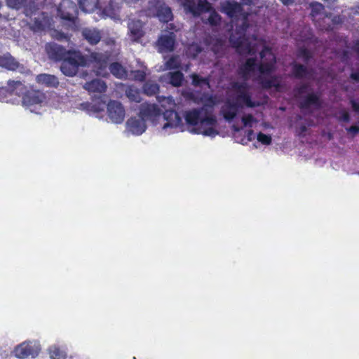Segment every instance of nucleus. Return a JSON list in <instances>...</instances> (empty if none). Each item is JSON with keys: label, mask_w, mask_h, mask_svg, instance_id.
Here are the masks:
<instances>
[{"label": "nucleus", "mask_w": 359, "mask_h": 359, "mask_svg": "<svg viewBox=\"0 0 359 359\" xmlns=\"http://www.w3.org/2000/svg\"><path fill=\"white\" fill-rule=\"evenodd\" d=\"M221 8L231 18H241L236 24L235 32L229 37L230 43L239 54L251 56L241 66L240 74L245 79L252 78L257 81L264 88H273L277 92L285 90L283 77L271 75L276 62L271 50L257 37L247 36L249 22L241 5L234 0H225L221 3Z\"/></svg>", "instance_id": "obj_1"}, {"label": "nucleus", "mask_w": 359, "mask_h": 359, "mask_svg": "<svg viewBox=\"0 0 359 359\" xmlns=\"http://www.w3.org/2000/svg\"><path fill=\"white\" fill-rule=\"evenodd\" d=\"M258 105V102L252 100V90L246 81L233 82L229 91V98L222 109L224 118L231 121L240 109L244 107L252 108Z\"/></svg>", "instance_id": "obj_2"}, {"label": "nucleus", "mask_w": 359, "mask_h": 359, "mask_svg": "<svg viewBox=\"0 0 359 359\" xmlns=\"http://www.w3.org/2000/svg\"><path fill=\"white\" fill-rule=\"evenodd\" d=\"M140 116L144 121H150L152 123L163 121L162 130L165 135L183 131L182 118L174 110L166 109L161 113V109L155 104L143 103L140 105Z\"/></svg>", "instance_id": "obj_3"}, {"label": "nucleus", "mask_w": 359, "mask_h": 359, "mask_svg": "<svg viewBox=\"0 0 359 359\" xmlns=\"http://www.w3.org/2000/svg\"><path fill=\"white\" fill-rule=\"evenodd\" d=\"M184 118L187 123L192 127L189 129L191 133L211 137L218 135L216 130L217 119L207 109L200 108L188 111Z\"/></svg>", "instance_id": "obj_4"}, {"label": "nucleus", "mask_w": 359, "mask_h": 359, "mask_svg": "<svg viewBox=\"0 0 359 359\" xmlns=\"http://www.w3.org/2000/svg\"><path fill=\"white\" fill-rule=\"evenodd\" d=\"M9 88L12 91H15V95L22 97V106L32 113L42 115L43 109L44 94L33 89L27 88L20 81H8Z\"/></svg>", "instance_id": "obj_5"}, {"label": "nucleus", "mask_w": 359, "mask_h": 359, "mask_svg": "<svg viewBox=\"0 0 359 359\" xmlns=\"http://www.w3.org/2000/svg\"><path fill=\"white\" fill-rule=\"evenodd\" d=\"M182 4L187 13L198 16L203 13H208V17L203 20L210 25H217L221 20L220 15L212 9L211 4L206 0H182Z\"/></svg>", "instance_id": "obj_6"}, {"label": "nucleus", "mask_w": 359, "mask_h": 359, "mask_svg": "<svg viewBox=\"0 0 359 359\" xmlns=\"http://www.w3.org/2000/svg\"><path fill=\"white\" fill-rule=\"evenodd\" d=\"M294 94L296 98L301 100L300 107L303 110L309 111L311 107L316 109L320 107L318 96L311 93L309 84L302 83L297 86L294 90Z\"/></svg>", "instance_id": "obj_7"}, {"label": "nucleus", "mask_w": 359, "mask_h": 359, "mask_svg": "<svg viewBox=\"0 0 359 359\" xmlns=\"http://www.w3.org/2000/svg\"><path fill=\"white\" fill-rule=\"evenodd\" d=\"M87 62L86 57L80 51L73 50L72 53L62 62L60 70L67 76H74L80 67L87 65Z\"/></svg>", "instance_id": "obj_8"}, {"label": "nucleus", "mask_w": 359, "mask_h": 359, "mask_svg": "<svg viewBox=\"0 0 359 359\" xmlns=\"http://www.w3.org/2000/svg\"><path fill=\"white\" fill-rule=\"evenodd\" d=\"M41 350L39 341L36 340L25 341L17 345L14 350V355L19 359H25L29 357L36 358Z\"/></svg>", "instance_id": "obj_9"}, {"label": "nucleus", "mask_w": 359, "mask_h": 359, "mask_svg": "<svg viewBox=\"0 0 359 359\" xmlns=\"http://www.w3.org/2000/svg\"><path fill=\"white\" fill-rule=\"evenodd\" d=\"M0 67L10 71H16L22 74H29L31 72L26 66L20 64L10 53L0 56Z\"/></svg>", "instance_id": "obj_10"}, {"label": "nucleus", "mask_w": 359, "mask_h": 359, "mask_svg": "<svg viewBox=\"0 0 359 359\" xmlns=\"http://www.w3.org/2000/svg\"><path fill=\"white\" fill-rule=\"evenodd\" d=\"M126 128V133L139 136L146 131L147 124L143 118L137 114L127 120Z\"/></svg>", "instance_id": "obj_11"}, {"label": "nucleus", "mask_w": 359, "mask_h": 359, "mask_svg": "<svg viewBox=\"0 0 359 359\" xmlns=\"http://www.w3.org/2000/svg\"><path fill=\"white\" fill-rule=\"evenodd\" d=\"M108 117L114 123H121L125 118V109L118 101L111 100L107 104Z\"/></svg>", "instance_id": "obj_12"}, {"label": "nucleus", "mask_w": 359, "mask_h": 359, "mask_svg": "<svg viewBox=\"0 0 359 359\" xmlns=\"http://www.w3.org/2000/svg\"><path fill=\"white\" fill-rule=\"evenodd\" d=\"M77 8L76 4L70 0H64L57 8V15L61 19L74 22L76 17Z\"/></svg>", "instance_id": "obj_13"}, {"label": "nucleus", "mask_w": 359, "mask_h": 359, "mask_svg": "<svg viewBox=\"0 0 359 359\" xmlns=\"http://www.w3.org/2000/svg\"><path fill=\"white\" fill-rule=\"evenodd\" d=\"M128 35L135 42H139L144 36L143 23L140 20L129 19L128 22Z\"/></svg>", "instance_id": "obj_14"}, {"label": "nucleus", "mask_w": 359, "mask_h": 359, "mask_svg": "<svg viewBox=\"0 0 359 359\" xmlns=\"http://www.w3.org/2000/svg\"><path fill=\"white\" fill-rule=\"evenodd\" d=\"M176 35L173 32L162 34L158 39V46L161 52H171L174 50Z\"/></svg>", "instance_id": "obj_15"}, {"label": "nucleus", "mask_w": 359, "mask_h": 359, "mask_svg": "<svg viewBox=\"0 0 359 359\" xmlns=\"http://www.w3.org/2000/svg\"><path fill=\"white\" fill-rule=\"evenodd\" d=\"M91 57L96 62L95 70L97 76H105L107 75V60L109 55L102 53H93Z\"/></svg>", "instance_id": "obj_16"}, {"label": "nucleus", "mask_w": 359, "mask_h": 359, "mask_svg": "<svg viewBox=\"0 0 359 359\" xmlns=\"http://www.w3.org/2000/svg\"><path fill=\"white\" fill-rule=\"evenodd\" d=\"M46 51L50 59L62 62L73 52V50H67L65 48L57 44H50L48 49L46 46Z\"/></svg>", "instance_id": "obj_17"}, {"label": "nucleus", "mask_w": 359, "mask_h": 359, "mask_svg": "<svg viewBox=\"0 0 359 359\" xmlns=\"http://www.w3.org/2000/svg\"><path fill=\"white\" fill-rule=\"evenodd\" d=\"M98 12L100 13L102 18H116L115 9L111 0H103L99 3Z\"/></svg>", "instance_id": "obj_18"}, {"label": "nucleus", "mask_w": 359, "mask_h": 359, "mask_svg": "<svg viewBox=\"0 0 359 359\" xmlns=\"http://www.w3.org/2000/svg\"><path fill=\"white\" fill-rule=\"evenodd\" d=\"M83 88L88 92L102 93L106 90L107 85L101 79H95L90 82L86 83Z\"/></svg>", "instance_id": "obj_19"}, {"label": "nucleus", "mask_w": 359, "mask_h": 359, "mask_svg": "<svg viewBox=\"0 0 359 359\" xmlns=\"http://www.w3.org/2000/svg\"><path fill=\"white\" fill-rule=\"evenodd\" d=\"M85 39L92 45L97 44L101 39V34L96 29L86 28L82 31Z\"/></svg>", "instance_id": "obj_20"}, {"label": "nucleus", "mask_w": 359, "mask_h": 359, "mask_svg": "<svg viewBox=\"0 0 359 359\" xmlns=\"http://www.w3.org/2000/svg\"><path fill=\"white\" fill-rule=\"evenodd\" d=\"M154 16H156L161 22H168L172 18L170 8L164 3L158 8Z\"/></svg>", "instance_id": "obj_21"}, {"label": "nucleus", "mask_w": 359, "mask_h": 359, "mask_svg": "<svg viewBox=\"0 0 359 359\" xmlns=\"http://www.w3.org/2000/svg\"><path fill=\"white\" fill-rule=\"evenodd\" d=\"M98 0H79L80 8L85 13H93L98 10Z\"/></svg>", "instance_id": "obj_22"}, {"label": "nucleus", "mask_w": 359, "mask_h": 359, "mask_svg": "<svg viewBox=\"0 0 359 359\" xmlns=\"http://www.w3.org/2000/svg\"><path fill=\"white\" fill-rule=\"evenodd\" d=\"M81 107L82 109L88 111L90 114H95L103 111L105 104L102 102H98L97 103L87 102L81 104Z\"/></svg>", "instance_id": "obj_23"}, {"label": "nucleus", "mask_w": 359, "mask_h": 359, "mask_svg": "<svg viewBox=\"0 0 359 359\" xmlns=\"http://www.w3.org/2000/svg\"><path fill=\"white\" fill-rule=\"evenodd\" d=\"M292 74L297 78H308L312 77L311 72L304 65L300 64H294L292 66Z\"/></svg>", "instance_id": "obj_24"}, {"label": "nucleus", "mask_w": 359, "mask_h": 359, "mask_svg": "<svg viewBox=\"0 0 359 359\" xmlns=\"http://www.w3.org/2000/svg\"><path fill=\"white\" fill-rule=\"evenodd\" d=\"M109 69L118 79H123L128 76L126 69L118 62L111 63L109 67Z\"/></svg>", "instance_id": "obj_25"}, {"label": "nucleus", "mask_w": 359, "mask_h": 359, "mask_svg": "<svg viewBox=\"0 0 359 359\" xmlns=\"http://www.w3.org/2000/svg\"><path fill=\"white\" fill-rule=\"evenodd\" d=\"M125 94L126 97L129 99V100L131 102H141L140 91L137 88L133 86H127L125 90Z\"/></svg>", "instance_id": "obj_26"}, {"label": "nucleus", "mask_w": 359, "mask_h": 359, "mask_svg": "<svg viewBox=\"0 0 359 359\" xmlns=\"http://www.w3.org/2000/svg\"><path fill=\"white\" fill-rule=\"evenodd\" d=\"M166 76L169 80L170 83L175 87L181 86L184 79L183 74L179 71L169 72Z\"/></svg>", "instance_id": "obj_27"}, {"label": "nucleus", "mask_w": 359, "mask_h": 359, "mask_svg": "<svg viewBox=\"0 0 359 359\" xmlns=\"http://www.w3.org/2000/svg\"><path fill=\"white\" fill-rule=\"evenodd\" d=\"M191 80H192V85H194L196 87H200V88H210V82L209 79L208 78L201 77L197 74H193L191 76Z\"/></svg>", "instance_id": "obj_28"}, {"label": "nucleus", "mask_w": 359, "mask_h": 359, "mask_svg": "<svg viewBox=\"0 0 359 359\" xmlns=\"http://www.w3.org/2000/svg\"><path fill=\"white\" fill-rule=\"evenodd\" d=\"M159 90V86L154 81H147L143 86L144 94L151 96L156 95Z\"/></svg>", "instance_id": "obj_29"}, {"label": "nucleus", "mask_w": 359, "mask_h": 359, "mask_svg": "<svg viewBox=\"0 0 359 359\" xmlns=\"http://www.w3.org/2000/svg\"><path fill=\"white\" fill-rule=\"evenodd\" d=\"M7 87H0V102H11V99L9 98V97L12 96L13 94H15V91H12L9 88L8 82L7 83Z\"/></svg>", "instance_id": "obj_30"}, {"label": "nucleus", "mask_w": 359, "mask_h": 359, "mask_svg": "<svg viewBox=\"0 0 359 359\" xmlns=\"http://www.w3.org/2000/svg\"><path fill=\"white\" fill-rule=\"evenodd\" d=\"M49 355L50 359H66L67 353L56 346L50 347Z\"/></svg>", "instance_id": "obj_31"}, {"label": "nucleus", "mask_w": 359, "mask_h": 359, "mask_svg": "<svg viewBox=\"0 0 359 359\" xmlns=\"http://www.w3.org/2000/svg\"><path fill=\"white\" fill-rule=\"evenodd\" d=\"M166 69H178L180 66V59L178 55L170 57L165 63Z\"/></svg>", "instance_id": "obj_32"}, {"label": "nucleus", "mask_w": 359, "mask_h": 359, "mask_svg": "<svg viewBox=\"0 0 359 359\" xmlns=\"http://www.w3.org/2000/svg\"><path fill=\"white\" fill-rule=\"evenodd\" d=\"M160 0H149L148 2V15L154 16L158 8L163 4Z\"/></svg>", "instance_id": "obj_33"}, {"label": "nucleus", "mask_w": 359, "mask_h": 359, "mask_svg": "<svg viewBox=\"0 0 359 359\" xmlns=\"http://www.w3.org/2000/svg\"><path fill=\"white\" fill-rule=\"evenodd\" d=\"M6 3L8 7L15 10H20L26 6L27 0H6Z\"/></svg>", "instance_id": "obj_34"}, {"label": "nucleus", "mask_w": 359, "mask_h": 359, "mask_svg": "<svg viewBox=\"0 0 359 359\" xmlns=\"http://www.w3.org/2000/svg\"><path fill=\"white\" fill-rule=\"evenodd\" d=\"M310 6L311 8V15L313 18H316L321 15L322 12L324 11V6L319 2H312Z\"/></svg>", "instance_id": "obj_35"}, {"label": "nucleus", "mask_w": 359, "mask_h": 359, "mask_svg": "<svg viewBox=\"0 0 359 359\" xmlns=\"http://www.w3.org/2000/svg\"><path fill=\"white\" fill-rule=\"evenodd\" d=\"M48 32L49 34L53 39H55L58 41H68V36L62 32L61 31L57 29H46V32Z\"/></svg>", "instance_id": "obj_36"}, {"label": "nucleus", "mask_w": 359, "mask_h": 359, "mask_svg": "<svg viewBox=\"0 0 359 359\" xmlns=\"http://www.w3.org/2000/svg\"><path fill=\"white\" fill-rule=\"evenodd\" d=\"M44 20V17H43L42 19L36 18V17L34 18V23L32 25V28L34 31H43L45 29Z\"/></svg>", "instance_id": "obj_37"}, {"label": "nucleus", "mask_w": 359, "mask_h": 359, "mask_svg": "<svg viewBox=\"0 0 359 359\" xmlns=\"http://www.w3.org/2000/svg\"><path fill=\"white\" fill-rule=\"evenodd\" d=\"M257 140L265 145H269L271 143V137L269 135L259 133L257 135Z\"/></svg>", "instance_id": "obj_38"}, {"label": "nucleus", "mask_w": 359, "mask_h": 359, "mask_svg": "<svg viewBox=\"0 0 359 359\" xmlns=\"http://www.w3.org/2000/svg\"><path fill=\"white\" fill-rule=\"evenodd\" d=\"M201 51L202 48L197 44L191 45L188 49L189 54L193 57H196Z\"/></svg>", "instance_id": "obj_39"}, {"label": "nucleus", "mask_w": 359, "mask_h": 359, "mask_svg": "<svg viewBox=\"0 0 359 359\" xmlns=\"http://www.w3.org/2000/svg\"><path fill=\"white\" fill-rule=\"evenodd\" d=\"M242 122L245 127H252V123L255 122V119L251 114L244 116L242 118Z\"/></svg>", "instance_id": "obj_40"}, {"label": "nucleus", "mask_w": 359, "mask_h": 359, "mask_svg": "<svg viewBox=\"0 0 359 359\" xmlns=\"http://www.w3.org/2000/svg\"><path fill=\"white\" fill-rule=\"evenodd\" d=\"M59 83L57 79L50 74H46V86H56Z\"/></svg>", "instance_id": "obj_41"}, {"label": "nucleus", "mask_w": 359, "mask_h": 359, "mask_svg": "<svg viewBox=\"0 0 359 359\" xmlns=\"http://www.w3.org/2000/svg\"><path fill=\"white\" fill-rule=\"evenodd\" d=\"M158 102L161 103L162 107H165L164 102L168 103L169 105H174V100L171 97H158Z\"/></svg>", "instance_id": "obj_42"}, {"label": "nucleus", "mask_w": 359, "mask_h": 359, "mask_svg": "<svg viewBox=\"0 0 359 359\" xmlns=\"http://www.w3.org/2000/svg\"><path fill=\"white\" fill-rule=\"evenodd\" d=\"M340 121H344V122H348L350 121V116L349 114L346 111H341L339 113V117Z\"/></svg>", "instance_id": "obj_43"}, {"label": "nucleus", "mask_w": 359, "mask_h": 359, "mask_svg": "<svg viewBox=\"0 0 359 359\" xmlns=\"http://www.w3.org/2000/svg\"><path fill=\"white\" fill-rule=\"evenodd\" d=\"M350 103L351 104V107L353 109L359 114V102L356 101L355 100L351 99L350 100Z\"/></svg>", "instance_id": "obj_44"}, {"label": "nucleus", "mask_w": 359, "mask_h": 359, "mask_svg": "<svg viewBox=\"0 0 359 359\" xmlns=\"http://www.w3.org/2000/svg\"><path fill=\"white\" fill-rule=\"evenodd\" d=\"M145 74L142 71H137L135 72V78L136 80L142 81L144 79Z\"/></svg>", "instance_id": "obj_45"}, {"label": "nucleus", "mask_w": 359, "mask_h": 359, "mask_svg": "<svg viewBox=\"0 0 359 359\" xmlns=\"http://www.w3.org/2000/svg\"><path fill=\"white\" fill-rule=\"evenodd\" d=\"M347 130L349 133H352L353 135H355L357 133H359V126H352Z\"/></svg>", "instance_id": "obj_46"}, {"label": "nucleus", "mask_w": 359, "mask_h": 359, "mask_svg": "<svg viewBox=\"0 0 359 359\" xmlns=\"http://www.w3.org/2000/svg\"><path fill=\"white\" fill-rule=\"evenodd\" d=\"M301 53L302 55V56L306 60H308L310 57H311V54L310 53L306 50V49H303L301 50Z\"/></svg>", "instance_id": "obj_47"}, {"label": "nucleus", "mask_w": 359, "mask_h": 359, "mask_svg": "<svg viewBox=\"0 0 359 359\" xmlns=\"http://www.w3.org/2000/svg\"><path fill=\"white\" fill-rule=\"evenodd\" d=\"M36 81L39 83H45V74H39L36 78Z\"/></svg>", "instance_id": "obj_48"}, {"label": "nucleus", "mask_w": 359, "mask_h": 359, "mask_svg": "<svg viewBox=\"0 0 359 359\" xmlns=\"http://www.w3.org/2000/svg\"><path fill=\"white\" fill-rule=\"evenodd\" d=\"M248 140L251 141L255 137V135L252 130H249L247 134Z\"/></svg>", "instance_id": "obj_49"}, {"label": "nucleus", "mask_w": 359, "mask_h": 359, "mask_svg": "<svg viewBox=\"0 0 359 359\" xmlns=\"http://www.w3.org/2000/svg\"><path fill=\"white\" fill-rule=\"evenodd\" d=\"M351 78L356 81H359V72L352 73Z\"/></svg>", "instance_id": "obj_50"}, {"label": "nucleus", "mask_w": 359, "mask_h": 359, "mask_svg": "<svg viewBox=\"0 0 359 359\" xmlns=\"http://www.w3.org/2000/svg\"><path fill=\"white\" fill-rule=\"evenodd\" d=\"M222 48V44L220 41H218L217 42V48H215L213 50V51L215 52V54H217L219 51V49H221Z\"/></svg>", "instance_id": "obj_51"}, {"label": "nucleus", "mask_w": 359, "mask_h": 359, "mask_svg": "<svg viewBox=\"0 0 359 359\" xmlns=\"http://www.w3.org/2000/svg\"><path fill=\"white\" fill-rule=\"evenodd\" d=\"M284 5L288 6L294 3V0H280Z\"/></svg>", "instance_id": "obj_52"}, {"label": "nucleus", "mask_w": 359, "mask_h": 359, "mask_svg": "<svg viewBox=\"0 0 359 359\" xmlns=\"http://www.w3.org/2000/svg\"><path fill=\"white\" fill-rule=\"evenodd\" d=\"M128 4H134L139 1V0H123Z\"/></svg>", "instance_id": "obj_53"}, {"label": "nucleus", "mask_w": 359, "mask_h": 359, "mask_svg": "<svg viewBox=\"0 0 359 359\" xmlns=\"http://www.w3.org/2000/svg\"><path fill=\"white\" fill-rule=\"evenodd\" d=\"M325 3H327L328 4H332L335 3L337 0H323Z\"/></svg>", "instance_id": "obj_54"}, {"label": "nucleus", "mask_w": 359, "mask_h": 359, "mask_svg": "<svg viewBox=\"0 0 359 359\" xmlns=\"http://www.w3.org/2000/svg\"><path fill=\"white\" fill-rule=\"evenodd\" d=\"M232 128H233V130L234 132H236V133H237V132H239V131H240V130H241V128H240L239 127H238V126H235V125H233V126Z\"/></svg>", "instance_id": "obj_55"}, {"label": "nucleus", "mask_w": 359, "mask_h": 359, "mask_svg": "<svg viewBox=\"0 0 359 359\" xmlns=\"http://www.w3.org/2000/svg\"><path fill=\"white\" fill-rule=\"evenodd\" d=\"M166 29H174V25L172 24L167 25Z\"/></svg>", "instance_id": "obj_56"}, {"label": "nucleus", "mask_w": 359, "mask_h": 359, "mask_svg": "<svg viewBox=\"0 0 359 359\" xmlns=\"http://www.w3.org/2000/svg\"><path fill=\"white\" fill-rule=\"evenodd\" d=\"M333 21H334L335 23H338V22H339V17H338V18H334V19L333 20Z\"/></svg>", "instance_id": "obj_57"}, {"label": "nucleus", "mask_w": 359, "mask_h": 359, "mask_svg": "<svg viewBox=\"0 0 359 359\" xmlns=\"http://www.w3.org/2000/svg\"><path fill=\"white\" fill-rule=\"evenodd\" d=\"M355 48L359 52V42L355 43Z\"/></svg>", "instance_id": "obj_58"}, {"label": "nucleus", "mask_w": 359, "mask_h": 359, "mask_svg": "<svg viewBox=\"0 0 359 359\" xmlns=\"http://www.w3.org/2000/svg\"><path fill=\"white\" fill-rule=\"evenodd\" d=\"M67 359H73V358H72V357H70V358H67Z\"/></svg>", "instance_id": "obj_59"}, {"label": "nucleus", "mask_w": 359, "mask_h": 359, "mask_svg": "<svg viewBox=\"0 0 359 359\" xmlns=\"http://www.w3.org/2000/svg\"><path fill=\"white\" fill-rule=\"evenodd\" d=\"M358 9H359V8H358Z\"/></svg>", "instance_id": "obj_60"}]
</instances>
